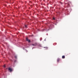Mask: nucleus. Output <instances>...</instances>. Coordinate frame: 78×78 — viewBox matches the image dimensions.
<instances>
[{
    "label": "nucleus",
    "instance_id": "f8f14e48",
    "mask_svg": "<svg viewBox=\"0 0 78 78\" xmlns=\"http://www.w3.org/2000/svg\"><path fill=\"white\" fill-rule=\"evenodd\" d=\"M60 4H62V3L60 2Z\"/></svg>",
    "mask_w": 78,
    "mask_h": 78
},
{
    "label": "nucleus",
    "instance_id": "f257e3e1",
    "mask_svg": "<svg viewBox=\"0 0 78 78\" xmlns=\"http://www.w3.org/2000/svg\"><path fill=\"white\" fill-rule=\"evenodd\" d=\"M8 70H9L10 72H11L12 71V69L11 68H8Z\"/></svg>",
    "mask_w": 78,
    "mask_h": 78
},
{
    "label": "nucleus",
    "instance_id": "423d86ee",
    "mask_svg": "<svg viewBox=\"0 0 78 78\" xmlns=\"http://www.w3.org/2000/svg\"><path fill=\"white\" fill-rule=\"evenodd\" d=\"M44 48H46V50H47V49H48V47H44Z\"/></svg>",
    "mask_w": 78,
    "mask_h": 78
},
{
    "label": "nucleus",
    "instance_id": "9b49d317",
    "mask_svg": "<svg viewBox=\"0 0 78 78\" xmlns=\"http://www.w3.org/2000/svg\"><path fill=\"white\" fill-rule=\"evenodd\" d=\"M3 67H5V65H4V66H3Z\"/></svg>",
    "mask_w": 78,
    "mask_h": 78
},
{
    "label": "nucleus",
    "instance_id": "39448f33",
    "mask_svg": "<svg viewBox=\"0 0 78 78\" xmlns=\"http://www.w3.org/2000/svg\"><path fill=\"white\" fill-rule=\"evenodd\" d=\"M62 59H64V58H65V56L63 55L62 57Z\"/></svg>",
    "mask_w": 78,
    "mask_h": 78
},
{
    "label": "nucleus",
    "instance_id": "20e7f679",
    "mask_svg": "<svg viewBox=\"0 0 78 78\" xmlns=\"http://www.w3.org/2000/svg\"><path fill=\"white\" fill-rule=\"evenodd\" d=\"M59 60H60V59L59 58H58L57 59V62H58L59 61Z\"/></svg>",
    "mask_w": 78,
    "mask_h": 78
},
{
    "label": "nucleus",
    "instance_id": "0eeeda50",
    "mask_svg": "<svg viewBox=\"0 0 78 78\" xmlns=\"http://www.w3.org/2000/svg\"><path fill=\"white\" fill-rule=\"evenodd\" d=\"M25 27L26 28H27V25H25Z\"/></svg>",
    "mask_w": 78,
    "mask_h": 78
},
{
    "label": "nucleus",
    "instance_id": "1a4fd4ad",
    "mask_svg": "<svg viewBox=\"0 0 78 78\" xmlns=\"http://www.w3.org/2000/svg\"><path fill=\"white\" fill-rule=\"evenodd\" d=\"M53 20H55V19L54 18H53Z\"/></svg>",
    "mask_w": 78,
    "mask_h": 78
},
{
    "label": "nucleus",
    "instance_id": "f03ea898",
    "mask_svg": "<svg viewBox=\"0 0 78 78\" xmlns=\"http://www.w3.org/2000/svg\"><path fill=\"white\" fill-rule=\"evenodd\" d=\"M26 40L27 41H28L29 42H30V40H29L28 38H26Z\"/></svg>",
    "mask_w": 78,
    "mask_h": 78
},
{
    "label": "nucleus",
    "instance_id": "6e6552de",
    "mask_svg": "<svg viewBox=\"0 0 78 78\" xmlns=\"http://www.w3.org/2000/svg\"><path fill=\"white\" fill-rule=\"evenodd\" d=\"M15 58L16 59V58H17V56H15Z\"/></svg>",
    "mask_w": 78,
    "mask_h": 78
},
{
    "label": "nucleus",
    "instance_id": "7ed1b4c3",
    "mask_svg": "<svg viewBox=\"0 0 78 78\" xmlns=\"http://www.w3.org/2000/svg\"><path fill=\"white\" fill-rule=\"evenodd\" d=\"M32 45L33 46H36V45H37V44L35 43V44H33Z\"/></svg>",
    "mask_w": 78,
    "mask_h": 78
},
{
    "label": "nucleus",
    "instance_id": "9d476101",
    "mask_svg": "<svg viewBox=\"0 0 78 78\" xmlns=\"http://www.w3.org/2000/svg\"><path fill=\"white\" fill-rule=\"evenodd\" d=\"M44 41H46V39H44Z\"/></svg>",
    "mask_w": 78,
    "mask_h": 78
}]
</instances>
